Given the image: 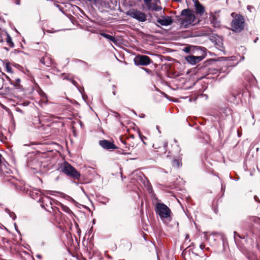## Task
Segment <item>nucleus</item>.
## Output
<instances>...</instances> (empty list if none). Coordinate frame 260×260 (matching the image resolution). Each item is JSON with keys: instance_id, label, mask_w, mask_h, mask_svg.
Returning <instances> with one entry per match:
<instances>
[{"instance_id": "1", "label": "nucleus", "mask_w": 260, "mask_h": 260, "mask_svg": "<svg viewBox=\"0 0 260 260\" xmlns=\"http://www.w3.org/2000/svg\"><path fill=\"white\" fill-rule=\"evenodd\" d=\"M182 18L180 19V25L181 27L186 28L190 25L196 24V17L194 14L189 9H184L182 11Z\"/></svg>"}, {"instance_id": "2", "label": "nucleus", "mask_w": 260, "mask_h": 260, "mask_svg": "<svg viewBox=\"0 0 260 260\" xmlns=\"http://www.w3.org/2000/svg\"><path fill=\"white\" fill-rule=\"evenodd\" d=\"M59 169L61 172L69 177L74 179H79L80 177V173L67 161H64L60 164Z\"/></svg>"}, {"instance_id": "3", "label": "nucleus", "mask_w": 260, "mask_h": 260, "mask_svg": "<svg viewBox=\"0 0 260 260\" xmlns=\"http://www.w3.org/2000/svg\"><path fill=\"white\" fill-rule=\"evenodd\" d=\"M155 211L162 221L170 218L171 210L167 205L163 203H156L155 206Z\"/></svg>"}, {"instance_id": "4", "label": "nucleus", "mask_w": 260, "mask_h": 260, "mask_svg": "<svg viewBox=\"0 0 260 260\" xmlns=\"http://www.w3.org/2000/svg\"><path fill=\"white\" fill-rule=\"evenodd\" d=\"M244 21L243 17L236 15L231 23L232 30L235 32H240L244 28Z\"/></svg>"}, {"instance_id": "5", "label": "nucleus", "mask_w": 260, "mask_h": 260, "mask_svg": "<svg viewBox=\"0 0 260 260\" xmlns=\"http://www.w3.org/2000/svg\"><path fill=\"white\" fill-rule=\"evenodd\" d=\"M134 62L136 66H146L149 65L152 61L148 56L139 55L135 56Z\"/></svg>"}, {"instance_id": "6", "label": "nucleus", "mask_w": 260, "mask_h": 260, "mask_svg": "<svg viewBox=\"0 0 260 260\" xmlns=\"http://www.w3.org/2000/svg\"><path fill=\"white\" fill-rule=\"evenodd\" d=\"M131 17L140 22H144L147 19L146 15L144 13L136 9L131 10Z\"/></svg>"}, {"instance_id": "7", "label": "nucleus", "mask_w": 260, "mask_h": 260, "mask_svg": "<svg viewBox=\"0 0 260 260\" xmlns=\"http://www.w3.org/2000/svg\"><path fill=\"white\" fill-rule=\"evenodd\" d=\"M157 22L162 26H168L173 23V19L169 16L161 15L160 17H157Z\"/></svg>"}, {"instance_id": "8", "label": "nucleus", "mask_w": 260, "mask_h": 260, "mask_svg": "<svg viewBox=\"0 0 260 260\" xmlns=\"http://www.w3.org/2000/svg\"><path fill=\"white\" fill-rule=\"evenodd\" d=\"M99 143L102 148L105 149L109 150L116 148V147L113 143L106 140H100Z\"/></svg>"}, {"instance_id": "9", "label": "nucleus", "mask_w": 260, "mask_h": 260, "mask_svg": "<svg viewBox=\"0 0 260 260\" xmlns=\"http://www.w3.org/2000/svg\"><path fill=\"white\" fill-rule=\"evenodd\" d=\"M41 165V162L39 161L37 158H34L28 164V166L30 167L31 169L37 171L40 170Z\"/></svg>"}, {"instance_id": "10", "label": "nucleus", "mask_w": 260, "mask_h": 260, "mask_svg": "<svg viewBox=\"0 0 260 260\" xmlns=\"http://www.w3.org/2000/svg\"><path fill=\"white\" fill-rule=\"evenodd\" d=\"M0 173L1 174L2 177L11 176L10 175L11 174V171L7 167L4 163L0 165Z\"/></svg>"}, {"instance_id": "11", "label": "nucleus", "mask_w": 260, "mask_h": 260, "mask_svg": "<svg viewBox=\"0 0 260 260\" xmlns=\"http://www.w3.org/2000/svg\"><path fill=\"white\" fill-rule=\"evenodd\" d=\"M203 59V57L200 56H195L189 55L185 57V60L191 64H195Z\"/></svg>"}, {"instance_id": "12", "label": "nucleus", "mask_w": 260, "mask_h": 260, "mask_svg": "<svg viewBox=\"0 0 260 260\" xmlns=\"http://www.w3.org/2000/svg\"><path fill=\"white\" fill-rule=\"evenodd\" d=\"M40 62L46 67H50L53 63V60L48 54H46L40 59Z\"/></svg>"}, {"instance_id": "13", "label": "nucleus", "mask_w": 260, "mask_h": 260, "mask_svg": "<svg viewBox=\"0 0 260 260\" xmlns=\"http://www.w3.org/2000/svg\"><path fill=\"white\" fill-rule=\"evenodd\" d=\"M194 5L196 13L202 16L205 12V8L204 6L201 5L198 1H194Z\"/></svg>"}, {"instance_id": "14", "label": "nucleus", "mask_w": 260, "mask_h": 260, "mask_svg": "<svg viewBox=\"0 0 260 260\" xmlns=\"http://www.w3.org/2000/svg\"><path fill=\"white\" fill-rule=\"evenodd\" d=\"M101 35L105 38L109 40L110 42H112L114 44H116L117 43V40L114 37L104 32H102L101 34Z\"/></svg>"}, {"instance_id": "15", "label": "nucleus", "mask_w": 260, "mask_h": 260, "mask_svg": "<svg viewBox=\"0 0 260 260\" xmlns=\"http://www.w3.org/2000/svg\"><path fill=\"white\" fill-rule=\"evenodd\" d=\"M143 183L149 192H152V187L149 180H142Z\"/></svg>"}, {"instance_id": "16", "label": "nucleus", "mask_w": 260, "mask_h": 260, "mask_svg": "<svg viewBox=\"0 0 260 260\" xmlns=\"http://www.w3.org/2000/svg\"><path fill=\"white\" fill-rule=\"evenodd\" d=\"M148 8L149 10H154L155 11H158L161 10V8L160 6H157V5H156L155 4H151L150 6H149Z\"/></svg>"}, {"instance_id": "17", "label": "nucleus", "mask_w": 260, "mask_h": 260, "mask_svg": "<svg viewBox=\"0 0 260 260\" xmlns=\"http://www.w3.org/2000/svg\"><path fill=\"white\" fill-rule=\"evenodd\" d=\"M132 174L134 175V178L136 176L138 177L137 179H142L143 178L145 177L144 175L141 171H136V172L133 173Z\"/></svg>"}, {"instance_id": "18", "label": "nucleus", "mask_w": 260, "mask_h": 260, "mask_svg": "<svg viewBox=\"0 0 260 260\" xmlns=\"http://www.w3.org/2000/svg\"><path fill=\"white\" fill-rule=\"evenodd\" d=\"M6 42L11 48L14 47V44L12 41V39L9 34L7 35Z\"/></svg>"}, {"instance_id": "19", "label": "nucleus", "mask_w": 260, "mask_h": 260, "mask_svg": "<svg viewBox=\"0 0 260 260\" xmlns=\"http://www.w3.org/2000/svg\"><path fill=\"white\" fill-rule=\"evenodd\" d=\"M172 165L174 167L178 168L182 166V162L181 160L175 159L173 160Z\"/></svg>"}, {"instance_id": "20", "label": "nucleus", "mask_w": 260, "mask_h": 260, "mask_svg": "<svg viewBox=\"0 0 260 260\" xmlns=\"http://www.w3.org/2000/svg\"><path fill=\"white\" fill-rule=\"evenodd\" d=\"M6 69L7 72L11 73L13 72L11 64L9 62L6 63Z\"/></svg>"}, {"instance_id": "21", "label": "nucleus", "mask_w": 260, "mask_h": 260, "mask_svg": "<svg viewBox=\"0 0 260 260\" xmlns=\"http://www.w3.org/2000/svg\"><path fill=\"white\" fill-rule=\"evenodd\" d=\"M251 220L254 221V222L260 224V218L258 217L253 216L251 218Z\"/></svg>"}, {"instance_id": "22", "label": "nucleus", "mask_w": 260, "mask_h": 260, "mask_svg": "<svg viewBox=\"0 0 260 260\" xmlns=\"http://www.w3.org/2000/svg\"><path fill=\"white\" fill-rule=\"evenodd\" d=\"M141 69L145 71L148 74H152V71L147 68L142 67Z\"/></svg>"}, {"instance_id": "23", "label": "nucleus", "mask_w": 260, "mask_h": 260, "mask_svg": "<svg viewBox=\"0 0 260 260\" xmlns=\"http://www.w3.org/2000/svg\"><path fill=\"white\" fill-rule=\"evenodd\" d=\"M210 19H211V21L214 23L215 25H216L217 24L216 22H214V21H215V16L212 15L210 17Z\"/></svg>"}, {"instance_id": "24", "label": "nucleus", "mask_w": 260, "mask_h": 260, "mask_svg": "<svg viewBox=\"0 0 260 260\" xmlns=\"http://www.w3.org/2000/svg\"><path fill=\"white\" fill-rule=\"evenodd\" d=\"M151 1L152 0H144L145 4L146 5L147 7H148L149 6H150L151 4Z\"/></svg>"}, {"instance_id": "25", "label": "nucleus", "mask_w": 260, "mask_h": 260, "mask_svg": "<svg viewBox=\"0 0 260 260\" xmlns=\"http://www.w3.org/2000/svg\"><path fill=\"white\" fill-rule=\"evenodd\" d=\"M183 50L186 52V53H189L190 52V48L189 47H186L185 48H184Z\"/></svg>"}, {"instance_id": "26", "label": "nucleus", "mask_w": 260, "mask_h": 260, "mask_svg": "<svg viewBox=\"0 0 260 260\" xmlns=\"http://www.w3.org/2000/svg\"><path fill=\"white\" fill-rule=\"evenodd\" d=\"M67 79L68 80H69V81H70L73 83V84H74L75 86L76 85L77 82L74 79H69V78H67Z\"/></svg>"}, {"instance_id": "27", "label": "nucleus", "mask_w": 260, "mask_h": 260, "mask_svg": "<svg viewBox=\"0 0 260 260\" xmlns=\"http://www.w3.org/2000/svg\"><path fill=\"white\" fill-rule=\"evenodd\" d=\"M200 247L203 250L205 248V245L204 244L202 243V244H200Z\"/></svg>"}, {"instance_id": "28", "label": "nucleus", "mask_w": 260, "mask_h": 260, "mask_svg": "<svg viewBox=\"0 0 260 260\" xmlns=\"http://www.w3.org/2000/svg\"><path fill=\"white\" fill-rule=\"evenodd\" d=\"M138 135H139V136L140 138V139H141V140L143 141V143H144V144H146L145 142L143 140V139H142V136H141V135L140 133V132H139V131L138 132Z\"/></svg>"}, {"instance_id": "29", "label": "nucleus", "mask_w": 260, "mask_h": 260, "mask_svg": "<svg viewBox=\"0 0 260 260\" xmlns=\"http://www.w3.org/2000/svg\"><path fill=\"white\" fill-rule=\"evenodd\" d=\"M234 234L235 238H236V236H238L239 238H241V236L236 232H234Z\"/></svg>"}, {"instance_id": "30", "label": "nucleus", "mask_w": 260, "mask_h": 260, "mask_svg": "<svg viewBox=\"0 0 260 260\" xmlns=\"http://www.w3.org/2000/svg\"><path fill=\"white\" fill-rule=\"evenodd\" d=\"M15 3L17 5H19L20 4V0H15Z\"/></svg>"}, {"instance_id": "31", "label": "nucleus", "mask_w": 260, "mask_h": 260, "mask_svg": "<svg viewBox=\"0 0 260 260\" xmlns=\"http://www.w3.org/2000/svg\"><path fill=\"white\" fill-rule=\"evenodd\" d=\"M254 198V200H255V201L260 203V201L259 200V199L257 196H255Z\"/></svg>"}, {"instance_id": "32", "label": "nucleus", "mask_w": 260, "mask_h": 260, "mask_svg": "<svg viewBox=\"0 0 260 260\" xmlns=\"http://www.w3.org/2000/svg\"><path fill=\"white\" fill-rule=\"evenodd\" d=\"M2 155L1 154H0V165H1V164H4L2 160Z\"/></svg>"}, {"instance_id": "33", "label": "nucleus", "mask_w": 260, "mask_h": 260, "mask_svg": "<svg viewBox=\"0 0 260 260\" xmlns=\"http://www.w3.org/2000/svg\"><path fill=\"white\" fill-rule=\"evenodd\" d=\"M247 9H248V10L250 11V9H251V7L250 6H248L247 7Z\"/></svg>"}, {"instance_id": "34", "label": "nucleus", "mask_w": 260, "mask_h": 260, "mask_svg": "<svg viewBox=\"0 0 260 260\" xmlns=\"http://www.w3.org/2000/svg\"><path fill=\"white\" fill-rule=\"evenodd\" d=\"M16 81L18 83H19L20 82V79L18 78L16 79Z\"/></svg>"}, {"instance_id": "35", "label": "nucleus", "mask_w": 260, "mask_h": 260, "mask_svg": "<svg viewBox=\"0 0 260 260\" xmlns=\"http://www.w3.org/2000/svg\"><path fill=\"white\" fill-rule=\"evenodd\" d=\"M185 239L186 240L189 239V235H186Z\"/></svg>"}, {"instance_id": "36", "label": "nucleus", "mask_w": 260, "mask_h": 260, "mask_svg": "<svg viewBox=\"0 0 260 260\" xmlns=\"http://www.w3.org/2000/svg\"><path fill=\"white\" fill-rule=\"evenodd\" d=\"M126 13L127 15H130V11H127Z\"/></svg>"}, {"instance_id": "37", "label": "nucleus", "mask_w": 260, "mask_h": 260, "mask_svg": "<svg viewBox=\"0 0 260 260\" xmlns=\"http://www.w3.org/2000/svg\"><path fill=\"white\" fill-rule=\"evenodd\" d=\"M113 94H114V95H115V94H116V91H115V90H113Z\"/></svg>"}, {"instance_id": "38", "label": "nucleus", "mask_w": 260, "mask_h": 260, "mask_svg": "<svg viewBox=\"0 0 260 260\" xmlns=\"http://www.w3.org/2000/svg\"><path fill=\"white\" fill-rule=\"evenodd\" d=\"M5 49H6V50H7V51H8V50H9V49H8V48H7V47H6V48H5Z\"/></svg>"}, {"instance_id": "39", "label": "nucleus", "mask_w": 260, "mask_h": 260, "mask_svg": "<svg viewBox=\"0 0 260 260\" xmlns=\"http://www.w3.org/2000/svg\"><path fill=\"white\" fill-rule=\"evenodd\" d=\"M131 138H133V137H134L133 135H131Z\"/></svg>"}, {"instance_id": "40", "label": "nucleus", "mask_w": 260, "mask_h": 260, "mask_svg": "<svg viewBox=\"0 0 260 260\" xmlns=\"http://www.w3.org/2000/svg\"><path fill=\"white\" fill-rule=\"evenodd\" d=\"M56 7H58V8H59L60 6H59L58 5H56Z\"/></svg>"}, {"instance_id": "41", "label": "nucleus", "mask_w": 260, "mask_h": 260, "mask_svg": "<svg viewBox=\"0 0 260 260\" xmlns=\"http://www.w3.org/2000/svg\"><path fill=\"white\" fill-rule=\"evenodd\" d=\"M113 88H115L116 87V86L114 85H113Z\"/></svg>"}, {"instance_id": "42", "label": "nucleus", "mask_w": 260, "mask_h": 260, "mask_svg": "<svg viewBox=\"0 0 260 260\" xmlns=\"http://www.w3.org/2000/svg\"><path fill=\"white\" fill-rule=\"evenodd\" d=\"M133 113H134L135 114H136V113H135V111H133Z\"/></svg>"}]
</instances>
